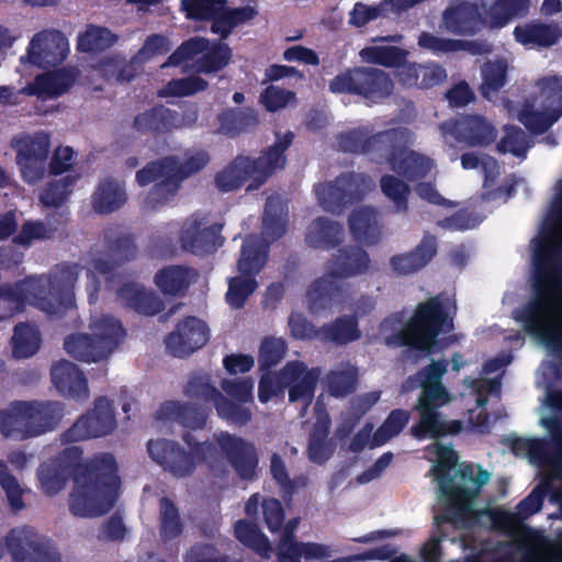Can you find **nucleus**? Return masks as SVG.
<instances>
[{
  "label": "nucleus",
  "mask_w": 562,
  "mask_h": 562,
  "mask_svg": "<svg viewBox=\"0 0 562 562\" xmlns=\"http://www.w3.org/2000/svg\"><path fill=\"white\" fill-rule=\"evenodd\" d=\"M82 453L80 447L68 446L59 454L61 461L72 465L69 512L76 517H100L108 514L119 498V465L110 452H98L81 461Z\"/></svg>",
  "instance_id": "1"
},
{
  "label": "nucleus",
  "mask_w": 562,
  "mask_h": 562,
  "mask_svg": "<svg viewBox=\"0 0 562 562\" xmlns=\"http://www.w3.org/2000/svg\"><path fill=\"white\" fill-rule=\"evenodd\" d=\"M81 268L79 263L61 262L48 274L0 284V303L7 308L1 317L19 314L27 304L48 315L63 313L75 303L74 286Z\"/></svg>",
  "instance_id": "2"
},
{
  "label": "nucleus",
  "mask_w": 562,
  "mask_h": 562,
  "mask_svg": "<svg viewBox=\"0 0 562 562\" xmlns=\"http://www.w3.org/2000/svg\"><path fill=\"white\" fill-rule=\"evenodd\" d=\"M562 229V222L560 223ZM532 291L535 297L519 312L517 319L524 328L542 336L549 342L562 344V335L547 327L555 293L562 289V240L542 236L532 255Z\"/></svg>",
  "instance_id": "3"
},
{
  "label": "nucleus",
  "mask_w": 562,
  "mask_h": 562,
  "mask_svg": "<svg viewBox=\"0 0 562 562\" xmlns=\"http://www.w3.org/2000/svg\"><path fill=\"white\" fill-rule=\"evenodd\" d=\"M447 368L446 360L431 361L406 380L405 391L418 386L422 389L414 406L419 419L411 427V435L417 440H437L462 430L460 420H446L440 413V408L451 401V395L442 383Z\"/></svg>",
  "instance_id": "4"
},
{
  "label": "nucleus",
  "mask_w": 562,
  "mask_h": 562,
  "mask_svg": "<svg viewBox=\"0 0 562 562\" xmlns=\"http://www.w3.org/2000/svg\"><path fill=\"white\" fill-rule=\"evenodd\" d=\"M530 0H460L442 12L445 29L457 36H474L485 29L499 30L529 14Z\"/></svg>",
  "instance_id": "5"
},
{
  "label": "nucleus",
  "mask_w": 562,
  "mask_h": 562,
  "mask_svg": "<svg viewBox=\"0 0 562 562\" xmlns=\"http://www.w3.org/2000/svg\"><path fill=\"white\" fill-rule=\"evenodd\" d=\"M182 440L200 463L207 465L210 472L221 477L227 469L223 456L234 469L237 476L244 481L257 477L259 457L256 446L237 435L221 431L214 435V440L199 441L191 432H186Z\"/></svg>",
  "instance_id": "6"
},
{
  "label": "nucleus",
  "mask_w": 562,
  "mask_h": 562,
  "mask_svg": "<svg viewBox=\"0 0 562 562\" xmlns=\"http://www.w3.org/2000/svg\"><path fill=\"white\" fill-rule=\"evenodd\" d=\"M277 142L262 150L260 156L252 159L238 155L215 177L216 187L228 192L241 188L248 180V190L259 189L278 169L286 165L285 151L292 145L294 133L288 131L282 137L277 134Z\"/></svg>",
  "instance_id": "7"
},
{
  "label": "nucleus",
  "mask_w": 562,
  "mask_h": 562,
  "mask_svg": "<svg viewBox=\"0 0 562 562\" xmlns=\"http://www.w3.org/2000/svg\"><path fill=\"white\" fill-rule=\"evenodd\" d=\"M452 329L453 321L437 295L419 303L404 327L386 338V345L429 355L439 349L438 336Z\"/></svg>",
  "instance_id": "8"
},
{
  "label": "nucleus",
  "mask_w": 562,
  "mask_h": 562,
  "mask_svg": "<svg viewBox=\"0 0 562 562\" xmlns=\"http://www.w3.org/2000/svg\"><path fill=\"white\" fill-rule=\"evenodd\" d=\"M370 267L368 252L359 246H346L327 262V276L315 280L307 290L312 308H326L341 295L342 288L335 279H345L366 273Z\"/></svg>",
  "instance_id": "9"
},
{
  "label": "nucleus",
  "mask_w": 562,
  "mask_h": 562,
  "mask_svg": "<svg viewBox=\"0 0 562 562\" xmlns=\"http://www.w3.org/2000/svg\"><path fill=\"white\" fill-rule=\"evenodd\" d=\"M90 328L92 335L71 334L64 341V348L70 357L87 363L108 358L126 335L122 323L110 315H102Z\"/></svg>",
  "instance_id": "10"
},
{
  "label": "nucleus",
  "mask_w": 562,
  "mask_h": 562,
  "mask_svg": "<svg viewBox=\"0 0 562 562\" xmlns=\"http://www.w3.org/2000/svg\"><path fill=\"white\" fill-rule=\"evenodd\" d=\"M394 90L391 76L375 67L360 66L339 72L329 81V91L362 98L367 104H379Z\"/></svg>",
  "instance_id": "11"
},
{
  "label": "nucleus",
  "mask_w": 562,
  "mask_h": 562,
  "mask_svg": "<svg viewBox=\"0 0 562 562\" xmlns=\"http://www.w3.org/2000/svg\"><path fill=\"white\" fill-rule=\"evenodd\" d=\"M457 476L463 485L456 484L453 477L446 483L441 495L446 498L447 505L441 514L435 516L437 527L453 522L458 518V513L463 510L488 482L491 474L481 465L461 463Z\"/></svg>",
  "instance_id": "12"
},
{
  "label": "nucleus",
  "mask_w": 562,
  "mask_h": 562,
  "mask_svg": "<svg viewBox=\"0 0 562 562\" xmlns=\"http://www.w3.org/2000/svg\"><path fill=\"white\" fill-rule=\"evenodd\" d=\"M375 188L373 179L363 172H342L334 181L321 183L315 193L321 206L330 213H340L349 204L360 201Z\"/></svg>",
  "instance_id": "13"
},
{
  "label": "nucleus",
  "mask_w": 562,
  "mask_h": 562,
  "mask_svg": "<svg viewBox=\"0 0 562 562\" xmlns=\"http://www.w3.org/2000/svg\"><path fill=\"white\" fill-rule=\"evenodd\" d=\"M198 119L199 111L194 104L187 106L182 112L171 110L164 104H156L138 113L134 117L133 127L142 135L159 137L173 130L191 127L198 122Z\"/></svg>",
  "instance_id": "14"
},
{
  "label": "nucleus",
  "mask_w": 562,
  "mask_h": 562,
  "mask_svg": "<svg viewBox=\"0 0 562 562\" xmlns=\"http://www.w3.org/2000/svg\"><path fill=\"white\" fill-rule=\"evenodd\" d=\"M116 427L114 408L111 401L105 396L95 398L93 408L81 415L60 439L64 443H74L90 438L104 437L111 434Z\"/></svg>",
  "instance_id": "15"
},
{
  "label": "nucleus",
  "mask_w": 562,
  "mask_h": 562,
  "mask_svg": "<svg viewBox=\"0 0 562 562\" xmlns=\"http://www.w3.org/2000/svg\"><path fill=\"white\" fill-rule=\"evenodd\" d=\"M4 544L13 562H60L49 542L30 526L11 529Z\"/></svg>",
  "instance_id": "16"
},
{
  "label": "nucleus",
  "mask_w": 562,
  "mask_h": 562,
  "mask_svg": "<svg viewBox=\"0 0 562 562\" xmlns=\"http://www.w3.org/2000/svg\"><path fill=\"white\" fill-rule=\"evenodd\" d=\"M16 151V164L21 176L29 184L41 181L46 172L49 155V138L47 135H25L14 140L12 145Z\"/></svg>",
  "instance_id": "17"
},
{
  "label": "nucleus",
  "mask_w": 562,
  "mask_h": 562,
  "mask_svg": "<svg viewBox=\"0 0 562 562\" xmlns=\"http://www.w3.org/2000/svg\"><path fill=\"white\" fill-rule=\"evenodd\" d=\"M147 451L155 463L176 479L191 476L200 463L193 453L171 439H150Z\"/></svg>",
  "instance_id": "18"
},
{
  "label": "nucleus",
  "mask_w": 562,
  "mask_h": 562,
  "mask_svg": "<svg viewBox=\"0 0 562 562\" xmlns=\"http://www.w3.org/2000/svg\"><path fill=\"white\" fill-rule=\"evenodd\" d=\"M223 224H207L206 217L193 214L188 217L180 232L181 247L193 255L214 254L224 244Z\"/></svg>",
  "instance_id": "19"
},
{
  "label": "nucleus",
  "mask_w": 562,
  "mask_h": 562,
  "mask_svg": "<svg viewBox=\"0 0 562 562\" xmlns=\"http://www.w3.org/2000/svg\"><path fill=\"white\" fill-rule=\"evenodd\" d=\"M209 339L207 324L195 316H187L167 335L165 345L171 356L186 358L205 346Z\"/></svg>",
  "instance_id": "20"
},
{
  "label": "nucleus",
  "mask_w": 562,
  "mask_h": 562,
  "mask_svg": "<svg viewBox=\"0 0 562 562\" xmlns=\"http://www.w3.org/2000/svg\"><path fill=\"white\" fill-rule=\"evenodd\" d=\"M445 134L467 147H486L494 143L496 128L480 115H461L441 124Z\"/></svg>",
  "instance_id": "21"
},
{
  "label": "nucleus",
  "mask_w": 562,
  "mask_h": 562,
  "mask_svg": "<svg viewBox=\"0 0 562 562\" xmlns=\"http://www.w3.org/2000/svg\"><path fill=\"white\" fill-rule=\"evenodd\" d=\"M413 133L407 127H392L370 134L367 156L374 164H387L392 168L396 159L412 144Z\"/></svg>",
  "instance_id": "22"
},
{
  "label": "nucleus",
  "mask_w": 562,
  "mask_h": 562,
  "mask_svg": "<svg viewBox=\"0 0 562 562\" xmlns=\"http://www.w3.org/2000/svg\"><path fill=\"white\" fill-rule=\"evenodd\" d=\"M68 53V40L58 30H43L36 33L27 48L30 63L42 68L55 67L61 64Z\"/></svg>",
  "instance_id": "23"
},
{
  "label": "nucleus",
  "mask_w": 562,
  "mask_h": 562,
  "mask_svg": "<svg viewBox=\"0 0 562 562\" xmlns=\"http://www.w3.org/2000/svg\"><path fill=\"white\" fill-rule=\"evenodd\" d=\"M319 375V368L308 369L304 362L299 360L288 362L281 369V379L285 389H289V401L291 403L301 402L304 409L310 407Z\"/></svg>",
  "instance_id": "24"
},
{
  "label": "nucleus",
  "mask_w": 562,
  "mask_h": 562,
  "mask_svg": "<svg viewBox=\"0 0 562 562\" xmlns=\"http://www.w3.org/2000/svg\"><path fill=\"white\" fill-rule=\"evenodd\" d=\"M544 425L550 432V442L530 439L525 445L529 446L528 454L532 459L549 464L562 477V422L557 417H549L544 419Z\"/></svg>",
  "instance_id": "25"
},
{
  "label": "nucleus",
  "mask_w": 562,
  "mask_h": 562,
  "mask_svg": "<svg viewBox=\"0 0 562 562\" xmlns=\"http://www.w3.org/2000/svg\"><path fill=\"white\" fill-rule=\"evenodd\" d=\"M437 237L426 233L414 249L392 256L390 265L395 273L408 276L426 267L437 255Z\"/></svg>",
  "instance_id": "26"
},
{
  "label": "nucleus",
  "mask_w": 562,
  "mask_h": 562,
  "mask_svg": "<svg viewBox=\"0 0 562 562\" xmlns=\"http://www.w3.org/2000/svg\"><path fill=\"white\" fill-rule=\"evenodd\" d=\"M75 74L66 68L37 75L21 92L47 100L58 98L70 90L75 85Z\"/></svg>",
  "instance_id": "27"
},
{
  "label": "nucleus",
  "mask_w": 562,
  "mask_h": 562,
  "mask_svg": "<svg viewBox=\"0 0 562 562\" xmlns=\"http://www.w3.org/2000/svg\"><path fill=\"white\" fill-rule=\"evenodd\" d=\"M395 75L401 86L418 89L434 88L447 78L446 69L435 61L419 64L406 60Z\"/></svg>",
  "instance_id": "28"
},
{
  "label": "nucleus",
  "mask_w": 562,
  "mask_h": 562,
  "mask_svg": "<svg viewBox=\"0 0 562 562\" xmlns=\"http://www.w3.org/2000/svg\"><path fill=\"white\" fill-rule=\"evenodd\" d=\"M52 382L58 392L72 398H87L88 380L75 363L60 360L50 369Z\"/></svg>",
  "instance_id": "29"
},
{
  "label": "nucleus",
  "mask_w": 562,
  "mask_h": 562,
  "mask_svg": "<svg viewBox=\"0 0 562 562\" xmlns=\"http://www.w3.org/2000/svg\"><path fill=\"white\" fill-rule=\"evenodd\" d=\"M207 412L190 403L166 401L155 413V418L162 423H178L189 429H202L207 419Z\"/></svg>",
  "instance_id": "30"
},
{
  "label": "nucleus",
  "mask_w": 562,
  "mask_h": 562,
  "mask_svg": "<svg viewBox=\"0 0 562 562\" xmlns=\"http://www.w3.org/2000/svg\"><path fill=\"white\" fill-rule=\"evenodd\" d=\"M513 34L515 41L525 47L547 48L558 43L561 31L557 24L533 20L516 25Z\"/></svg>",
  "instance_id": "31"
},
{
  "label": "nucleus",
  "mask_w": 562,
  "mask_h": 562,
  "mask_svg": "<svg viewBox=\"0 0 562 562\" xmlns=\"http://www.w3.org/2000/svg\"><path fill=\"white\" fill-rule=\"evenodd\" d=\"M30 412L29 401H12L8 407L0 409V432L4 438L22 441L30 439L29 430Z\"/></svg>",
  "instance_id": "32"
},
{
  "label": "nucleus",
  "mask_w": 562,
  "mask_h": 562,
  "mask_svg": "<svg viewBox=\"0 0 562 562\" xmlns=\"http://www.w3.org/2000/svg\"><path fill=\"white\" fill-rule=\"evenodd\" d=\"M32 419L26 431L35 438L57 428L64 417V404L57 401H29Z\"/></svg>",
  "instance_id": "33"
},
{
  "label": "nucleus",
  "mask_w": 562,
  "mask_h": 562,
  "mask_svg": "<svg viewBox=\"0 0 562 562\" xmlns=\"http://www.w3.org/2000/svg\"><path fill=\"white\" fill-rule=\"evenodd\" d=\"M32 419L26 431L35 438L57 428L64 417V404L57 401H29Z\"/></svg>",
  "instance_id": "34"
},
{
  "label": "nucleus",
  "mask_w": 562,
  "mask_h": 562,
  "mask_svg": "<svg viewBox=\"0 0 562 562\" xmlns=\"http://www.w3.org/2000/svg\"><path fill=\"white\" fill-rule=\"evenodd\" d=\"M122 304L138 314L154 316L165 308L164 301L154 292L146 291L136 283H124L116 292Z\"/></svg>",
  "instance_id": "35"
},
{
  "label": "nucleus",
  "mask_w": 562,
  "mask_h": 562,
  "mask_svg": "<svg viewBox=\"0 0 562 562\" xmlns=\"http://www.w3.org/2000/svg\"><path fill=\"white\" fill-rule=\"evenodd\" d=\"M199 277L194 268L171 265L160 269L154 278L155 284L165 295L182 296Z\"/></svg>",
  "instance_id": "36"
},
{
  "label": "nucleus",
  "mask_w": 562,
  "mask_h": 562,
  "mask_svg": "<svg viewBox=\"0 0 562 562\" xmlns=\"http://www.w3.org/2000/svg\"><path fill=\"white\" fill-rule=\"evenodd\" d=\"M329 546L317 542H302L297 540H278L276 546L277 562H301L324 560L331 557Z\"/></svg>",
  "instance_id": "37"
},
{
  "label": "nucleus",
  "mask_w": 562,
  "mask_h": 562,
  "mask_svg": "<svg viewBox=\"0 0 562 562\" xmlns=\"http://www.w3.org/2000/svg\"><path fill=\"white\" fill-rule=\"evenodd\" d=\"M344 237V227L327 217H317L308 226L305 236L306 244L312 248L333 249Z\"/></svg>",
  "instance_id": "38"
},
{
  "label": "nucleus",
  "mask_w": 562,
  "mask_h": 562,
  "mask_svg": "<svg viewBox=\"0 0 562 562\" xmlns=\"http://www.w3.org/2000/svg\"><path fill=\"white\" fill-rule=\"evenodd\" d=\"M349 229L355 240L367 245H375L380 240L378 213L371 206L353 210L348 220Z\"/></svg>",
  "instance_id": "39"
},
{
  "label": "nucleus",
  "mask_w": 562,
  "mask_h": 562,
  "mask_svg": "<svg viewBox=\"0 0 562 562\" xmlns=\"http://www.w3.org/2000/svg\"><path fill=\"white\" fill-rule=\"evenodd\" d=\"M125 202L124 187L112 178L102 179L92 194V207L98 214L113 213L122 207Z\"/></svg>",
  "instance_id": "40"
},
{
  "label": "nucleus",
  "mask_w": 562,
  "mask_h": 562,
  "mask_svg": "<svg viewBox=\"0 0 562 562\" xmlns=\"http://www.w3.org/2000/svg\"><path fill=\"white\" fill-rule=\"evenodd\" d=\"M104 244L106 255L114 263L123 265L136 257L137 248L134 236L124 232L119 225H112L104 229Z\"/></svg>",
  "instance_id": "41"
},
{
  "label": "nucleus",
  "mask_w": 562,
  "mask_h": 562,
  "mask_svg": "<svg viewBox=\"0 0 562 562\" xmlns=\"http://www.w3.org/2000/svg\"><path fill=\"white\" fill-rule=\"evenodd\" d=\"M268 246L257 236H248L244 240L237 266L243 276L254 277L266 265Z\"/></svg>",
  "instance_id": "42"
},
{
  "label": "nucleus",
  "mask_w": 562,
  "mask_h": 562,
  "mask_svg": "<svg viewBox=\"0 0 562 562\" xmlns=\"http://www.w3.org/2000/svg\"><path fill=\"white\" fill-rule=\"evenodd\" d=\"M234 533L239 542L251 549L260 558L269 560L272 557L274 552L272 544L257 524L239 519L234 525Z\"/></svg>",
  "instance_id": "43"
},
{
  "label": "nucleus",
  "mask_w": 562,
  "mask_h": 562,
  "mask_svg": "<svg viewBox=\"0 0 562 562\" xmlns=\"http://www.w3.org/2000/svg\"><path fill=\"white\" fill-rule=\"evenodd\" d=\"M42 342V335L34 324L19 323L14 326L11 338L12 355L16 359H26L34 356Z\"/></svg>",
  "instance_id": "44"
},
{
  "label": "nucleus",
  "mask_w": 562,
  "mask_h": 562,
  "mask_svg": "<svg viewBox=\"0 0 562 562\" xmlns=\"http://www.w3.org/2000/svg\"><path fill=\"white\" fill-rule=\"evenodd\" d=\"M158 531L162 541H171L179 538L184 529L180 512L176 503L162 496L158 502Z\"/></svg>",
  "instance_id": "45"
},
{
  "label": "nucleus",
  "mask_w": 562,
  "mask_h": 562,
  "mask_svg": "<svg viewBox=\"0 0 562 562\" xmlns=\"http://www.w3.org/2000/svg\"><path fill=\"white\" fill-rule=\"evenodd\" d=\"M220 132L234 137L254 130L259 121L256 112L250 109H228L218 115Z\"/></svg>",
  "instance_id": "46"
},
{
  "label": "nucleus",
  "mask_w": 562,
  "mask_h": 562,
  "mask_svg": "<svg viewBox=\"0 0 562 562\" xmlns=\"http://www.w3.org/2000/svg\"><path fill=\"white\" fill-rule=\"evenodd\" d=\"M432 166L430 158L407 147L405 154L396 159L391 169L408 181H416L427 177Z\"/></svg>",
  "instance_id": "47"
},
{
  "label": "nucleus",
  "mask_w": 562,
  "mask_h": 562,
  "mask_svg": "<svg viewBox=\"0 0 562 562\" xmlns=\"http://www.w3.org/2000/svg\"><path fill=\"white\" fill-rule=\"evenodd\" d=\"M321 337L336 345H346L358 340L361 337L358 319L350 316L337 317L334 322L321 327Z\"/></svg>",
  "instance_id": "48"
},
{
  "label": "nucleus",
  "mask_w": 562,
  "mask_h": 562,
  "mask_svg": "<svg viewBox=\"0 0 562 562\" xmlns=\"http://www.w3.org/2000/svg\"><path fill=\"white\" fill-rule=\"evenodd\" d=\"M407 55L408 52L398 46H368L360 50V56L364 61L396 68V71H401Z\"/></svg>",
  "instance_id": "49"
},
{
  "label": "nucleus",
  "mask_w": 562,
  "mask_h": 562,
  "mask_svg": "<svg viewBox=\"0 0 562 562\" xmlns=\"http://www.w3.org/2000/svg\"><path fill=\"white\" fill-rule=\"evenodd\" d=\"M380 189L383 195L392 202L396 213H407L411 195L408 183L394 175H383L380 178Z\"/></svg>",
  "instance_id": "50"
},
{
  "label": "nucleus",
  "mask_w": 562,
  "mask_h": 562,
  "mask_svg": "<svg viewBox=\"0 0 562 562\" xmlns=\"http://www.w3.org/2000/svg\"><path fill=\"white\" fill-rule=\"evenodd\" d=\"M508 65L505 59L486 61L481 69V94L490 99L492 93H497L507 82Z\"/></svg>",
  "instance_id": "51"
},
{
  "label": "nucleus",
  "mask_w": 562,
  "mask_h": 562,
  "mask_svg": "<svg viewBox=\"0 0 562 562\" xmlns=\"http://www.w3.org/2000/svg\"><path fill=\"white\" fill-rule=\"evenodd\" d=\"M57 231L58 228L49 222L27 220L21 225L19 233L14 235L13 243L29 248L34 241L53 239Z\"/></svg>",
  "instance_id": "52"
},
{
  "label": "nucleus",
  "mask_w": 562,
  "mask_h": 562,
  "mask_svg": "<svg viewBox=\"0 0 562 562\" xmlns=\"http://www.w3.org/2000/svg\"><path fill=\"white\" fill-rule=\"evenodd\" d=\"M411 418L409 412L395 408L390 412L385 420L378 427L372 436L371 447H380L396 437L406 427Z\"/></svg>",
  "instance_id": "53"
},
{
  "label": "nucleus",
  "mask_w": 562,
  "mask_h": 562,
  "mask_svg": "<svg viewBox=\"0 0 562 562\" xmlns=\"http://www.w3.org/2000/svg\"><path fill=\"white\" fill-rule=\"evenodd\" d=\"M328 427L322 425H315L310 432L306 453L311 462L322 465L333 456L334 447L328 439Z\"/></svg>",
  "instance_id": "54"
},
{
  "label": "nucleus",
  "mask_w": 562,
  "mask_h": 562,
  "mask_svg": "<svg viewBox=\"0 0 562 562\" xmlns=\"http://www.w3.org/2000/svg\"><path fill=\"white\" fill-rule=\"evenodd\" d=\"M117 37L106 27L90 25L78 36L77 48L83 53L103 52L115 44Z\"/></svg>",
  "instance_id": "55"
},
{
  "label": "nucleus",
  "mask_w": 562,
  "mask_h": 562,
  "mask_svg": "<svg viewBox=\"0 0 562 562\" xmlns=\"http://www.w3.org/2000/svg\"><path fill=\"white\" fill-rule=\"evenodd\" d=\"M232 58V49L225 43L215 42L195 61L198 72L213 74L225 68Z\"/></svg>",
  "instance_id": "56"
},
{
  "label": "nucleus",
  "mask_w": 562,
  "mask_h": 562,
  "mask_svg": "<svg viewBox=\"0 0 562 562\" xmlns=\"http://www.w3.org/2000/svg\"><path fill=\"white\" fill-rule=\"evenodd\" d=\"M562 116V110L536 111L526 104L519 112L520 123L532 134H543Z\"/></svg>",
  "instance_id": "57"
},
{
  "label": "nucleus",
  "mask_w": 562,
  "mask_h": 562,
  "mask_svg": "<svg viewBox=\"0 0 562 562\" xmlns=\"http://www.w3.org/2000/svg\"><path fill=\"white\" fill-rule=\"evenodd\" d=\"M78 178L79 176L67 175L47 183L40 194L41 203L48 207H58L64 204L72 192Z\"/></svg>",
  "instance_id": "58"
},
{
  "label": "nucleus",
  "mask_w": 562,
  "mask_h": 562,
  "mask_svg": "<svg viewBox=\"0 0 562 562\" xmlns=\"http://www.w3.org/2000/svg\"><path fill=\"white\" fill-rule=\"evenodd\" d=\"M417 44L423 49L429 50L435 55H440L468 50L474 43L464 40L443 38L429 32H422L418 36Z\"/></svg>",
  "instance_id": "59"
},
{
  "label": "nucleus",
  "mask_w": 562,
  "mask_h": 562,
  "mask_svg": "<svg viewBox=\"0 0 562 562\" xmlns=\"http://www.w3.org/2000/svg\"><path fill=\"white\" fill-rule=\"evenodd\" d=\"M327 391L334 397H345L355 392L358 371L355 367L346 370H331L326 375Z\"/></svg>",
  "instance_id": "60"
},
{
  "label": "nucleus",
  "mask_w": 562,
  "mask_h": 562,
  "mask_svg": "<svg viewBox=\"0 0 562 562\" xmlns=\"http://www.w3.org/2000/svg\"><path fill=\"white\" fill-rule=\"evenodd\" d=\"M37 477L42 492L47 496H55L65 488L67 474L60 465L55 462H44L37 470Z\"/></svg>",
  "instance_id": "61"
},
{
  "label": "nucleus",
  "mask_w": 562,
  "mask_h": 562,
  "mask_svg": "<svg viewBox=\"0 0 562 562\" xmlns=\"http://www.w3.org/2000/svg\"><path fill=\"white\" fill-rule=\"evenodd\" d=\"M227 0H180V10L190 21L203 22L215 16Z\"/></svg>",
  "instance_id": "62"
},
{
  "label": "nucleus",
  "mask_w": 562,
  "mask_h": 562,
  "mask_svg": "<svg viewBox=\"0 0 562 562\" xmlns=\"http://www.w3.org/2000/svg\"><path fill=\"white\" fill-rule=\"evenodd\" d=\"M180 181L172 173L169 172L159 181H157L150 189L146 196V203L153 210L167 204L178 192Z\"/></svg>",
  "instance_id": "63"
},
{
  "label": "nucleus",
  "mask_w": 562,
  "mask_h": 562,
  "mask_svg": "<svg viewBox=\"0 0 562 562\" xmlns=\"http://www.w3.org/2000/svg\"><path fill=\"white\" fill-rule=\"evenodd\" d=\"M243 404L221 394L213 406L222 419L240 427L247 425L252 416L250 409Z\"/></svg>",
  "instance_id": "64"
}]
</instances>
